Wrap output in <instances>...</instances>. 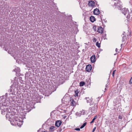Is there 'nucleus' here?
<instances>
[{
	"mask_svg": "<svg viewBox=\"0 0 132 132\" xmlns=\"http://www.w3.org/2000/svg\"><path fill=\"white\" fill-rule=\"evenodd\" d=\"M5 96H3L0 97V109L2 110V114H5L4 113L6 112V118H9V121L11 122L13 121L12 120V117L15 116L16 114V112L14 111L15 109H13L12 110L11 107H8L6 108V106L7 107L8 101L6 100L5 98H4Z\"/></svg>",
	"mask_w": 132,
	"mask_h": 132,
	"instance_id": "1",
	"label": "nucleus"
},
{
	"mask_svg": "<svg viewBox=\"0 0 132 132\" xmlns=\"http://www.w3.org/2000/svg\"><path fill=\"white\" fill-rule=\"evenodd\" d=\"M26 113H25L24 114L22 113V112L20 113L18 115L16 116H15L14 117H12V118H13L12 119V120L13 119V121H12L11 122V123L13 125H14V123H12V122H15V123H16L18 126L19 127H21L23 124V120L24 118H25V115Z\"/></svg>",
	"mask_w": 132,
	"mask_h": 132,
	"instance_id": "2",
	"label": "nucleus"
},
{
	"mask_svg": "<svg viewBox=\"0 0 132 132\" xmlns=\"http://www.w3.org/2000/svg\"><path fill=\"white\" fill-rule=\"evenodd\" d=\"M122 13L125 16H127V19H129L130 18V14L131 13V10L130 12H129V11L127 9L124 8L122 9L121 10Z\"/></svg>",
	"mask_w": 132,
	"mask_h": 132,
	"instance_id": "3",
	"label": "nucleus"
},
{
	"mask_svg": "<svg viewBox=\"0 0 132 132\" xmlns=\"http://www.w3.org/2000/svg\"><path fill=\"white\" fill-rule=\"evenodd\" d=\"M92 105H93V106L89 108V111L92 114L95 113L97 111V105L96 104L93 103L92 104Z\"/></svg>",
	"mask_w": 132,
	"mask_h": 132,
	"instance_id": "4",
	"label": "nucleus"
},
{
	"mask_svg": "<svg viewBox=\"0 0 132 132\" xmlns=\"http://www.w3.org/2000/svg\"><path fill=\"white\" fill-rule=\"evenodd\" d=\"M112 1H115L114 2V4L113 5V7L115 8L120 9L121 8L120 1L119 0H112Z\"/></svg>",
	"mask_w": 132,
	"mask_h": 132,
	"instance_id": "5",
	"label": "nucleus"
},
{
	"mask_svg": "<svg viewBox=\"0 0 132 132\" xmlns=\"http://www.w3.org/2000/svg\"><path fill=\"white\" fill-rule=\"evenodd\" d=\"M17 89V88L13 86H11L10 87V88L9 90V91L10 92L9 94L15 95L16 93Z\"/></svg>",
	"mask_w": 132,
	"mask_h": 132,
	"instance_id": "6",
	"label": "nucleus"
},
{
	"mask_svg": "<svg viewBox=\"0 0 132 132\" xmlns=\"http://www.w3.org/2000/svg\"><path fill=\"white\" fill-rule=\"evenodd\" d=\"M70 102L71 106H75L76 105V102L74 100L71 98H70Z\"/></svg>",
	"mask_w": 132,
	"mask_h": 132,
	"instance_id": "7",
	"label": "nucleus"
},
{
	"mask_svg": "<svg viewBox=\"0 0 132 132\" xmlns=\"http://www.w3.org/2000/svg\"><path fill=\"white\" fill-rule=\"evenodd\" d=\"M92 69V67L91 65L89 64L87 65L86 69V70L88 72H90Z\"/></svg>",
	"mask_w": 132,
	"mask_h": 132,
	"instance_id": "8",
	"label": "nucleus"
},
{
	"mask_svg": "<svg viewBox=\"0 0 132 132\" xmlns=\"http://www.w3.org/2000/svg\"><path fill=\"white\" fill-rule=\"evenodd\" d=\"M15 79H14V82L13 84V85L11 86H13L17 88L18 87V82L17 81V80L15 79L16 77L15 78Z\"/></svg>",
	"mask_w": 132,
	"mask_h": 132,
	"instance_id": "9",
	"label": "nucleus"
},
{
	"mask_svg": "<svg viewBox=\"0 0 132 132\" xmlns=\"http://www.w3.org/2000/svg\"><path fill=\"white\" fill-rule=\"evenodd\" d=\"M86 99L87 101V103H90V105H92V98H90L89 97L86 98Z\"/></svg>",
	"mask_w": 132,
	"mask_h": 132,
	"instance_id": "10",
	"label": "nucleus"
},
{
	"mask_svg": "<svg viewBox=\"0 0 132 132\" xmlns=\"http://www.w3.org/2000/svg\"><path fill=\"white\" fill-rule=\"evenodd\" d=\"M62 123V122L60 120H57L56 121L55 123V125L57 127H59Z\"/></svg>",
	"mask_w": 132,
	"mask_h": 132,
	"instance_id": "11",
	"label": "nucleus"
},
{
	"mask_svg": "<svg viewBox=\"0 0 132 132\" xmlns=\"http://www.w3.org/2000/svg\"><path fill=\"white\" fill-rule=\"evenodd\" d=\"M93 13L94 14L98 15L100 14V11L98 9H96L94 10Z\"/></svg>",
	"mask_w": 132,
	"mask_h": 132,
	"instance_id": "12",
	"label": "nucleus"
},
{
	"mask_svg": "<svg viewBox=\"0 0 132 132\" xmlns=\"http://www.w3.org/2000/svg\"><path fill=\"white\" fill-rule=\"evenodd\" d=\"M91 61L92 63H94L95 61V56L93 55L90 58Z\"/></svg>",
	"mask_w": 132,
	"mask_h": 132,
	"instance_id": "13",
	"label": "nucleus"
},
{
	"mask_svg": "<svg viewBox=\"0 0 132 132\" xmlns=\"http://www.w3.org/2000/svg\"><path fill=\"white\" fill-rule=\"evenodd\" d=\"M95 4V2L93 1H91L90 2H89L88 4L89 6L91 7H93L94 6Z\"/></svg>",
	"mask_w": 132,
	"mask_h": 132,
	"instance_id": "14",
	"label": "nucleus"
},
{
	"mask_svg": "<svg viewBox=\"0 0 132 132\" xmlns=\"http://www.w3.org/2000/svg\"><path fill=\"white\" fill-rule=\"evenodd\" d=\"M97 32L100 33H102L103 32V28L101 27H99L98 28Z\"/></svg>",
	"mask_w": 132,
	"mask_h": 132,
	"instance_id": "15",
	"label": "nucleus"
},
{
	"mask_svg": "<svg viewBox=\"0 0 132 132\" xmlns=\"http://www.w3.org/2000/svg\"><path fill=\"white\" fill-rule=\"evenodd\" d=\"M15 106L16 107H22V104H21V103H19L18 102H17V103L15 102V103L14 104Z\"/></svg>",
	"mask_w": 132,
	"mask_h": 132,
	"instance_id": "16",
	"label": "nucleus"
},
{
	"mask_svg": "<svg viewBox=\"0 0 132 132\" xmlns=\"http://www.w3.org/2000/svg\"><path fill=\"white\" fill-rule=\"evenodd\" d=\"M56 129V128L54 126H51L50 128V131L51 132H53Z\"/></svg>",
	"mask_w": 132,
	"mask_h": 132,
	"instance_id": "17",
	"label": "nucleus"
},
{
	"mask_svg": "<svg viewBox=\"0 0 132 132\" xmlns=\"http://www.w3.org/2000/svg\"><path fill=\"white\" fill-rule=\"evenodd\" d=\"M26 107L27 110H28V111H27V112H29L32 109V107H29V105H27Z\"/></svg>",
	"mask_w": 132,
	"mask_h": 132,
	"instance_id": "18",
	"label": "nucleus"
},
{
	"mask_svg": "<svg viewBox=\"0 0 132 132\" xmlns=\"http://www.w3.org/2000/svg\"><path fill=\"white\" fill-rule=\"evenodd\" d=\"M90 21L92 22H93L95 20V18L93 16H91L90 17Z\"/></svg>",
	"mask_w": 132,
	"mask_h": 132,
	"instance_id": "19",
	"label": "nucleus"
},
{
	"mask_svg": "<svg viewBox=\"0 0 132 132\" xmlns=\"http://www.w3.org/2000/svg\"><path fill=\"white\" fill-rule=\"evenodd\" d=\"M14 71L16 73H19L20 71V69L19 67H17L14 70Z\"/></svg>",
	"mask_w": 132,
	"mask_h": 132,
	"instance_id": "20",
	"label": "nucleus"
},
{
	"mask_svg": "<svg viewBox=\"0 0 132 132\" xmlns=\"http://www.w3.org/2000/svg\"><path fill=\"white\" fill-rule=\"evenodd\" d=\"M126 35V33L125 32H124L123 33L122 36V41H124L125 40V39H126V37H125V35Z\"/></svg>",
	"mask_w": 132,
	"mask_h": 132,
	"instance_id": "21",
	"label": "nucleus"
},
{
	"mask_svg": "<svg viewBox=\"0 0 132 132\" xmlns=\"http://www.w3.org/2000/svg\"><path fill=\"white\" fill-rule=\"evenodd\" d=\"M78 90H77L75 91V96H78Z\"/></svg>",
	"mask_w": 132,
	"mask_h": 132,
	"instance_id": "22",
	"label": "nucleus"
},
{
	"mask_svg": "<svg viewBox=\"0 0 132 132\" xmlns=\"http://www.w3.org/2000/svg\"><path fill=\"white\" fill-rule=\"evenodd\" d=\"M85 83L83 81L81 82L80 83V86H82L85 84Z\"/></svg>",
	"mask_w": 132,
	"mask_h": 132,
	"instance_id": "23",
	"label": "nucleus"
},
{
	"mask_svg": "<svg viewBox=\"0 0 132 132\" xmlns=\"http://www.w3.org/2000/svg\"><path fill=\"white\" fill-rule=\"evenodd\" d=\"M80 112V114H81V115L84 114L85 112V110H82Z\"/></svg>",
	"mask_w": 132,
	"mask_h": 132,
	"instance_id": "24",
	"label": "nucleus"
},
{
	"mask_svg": "<svg viewBox=\"0 0 132 132\" xmlns=\"http://www.w3.org/2000/svg\"><path fill=\"white\" fill-rule=\"evenodd\" d=\"M23 87V85H21V86H20V91H22V92H23L24 90L25 89L24 88H21V87Z\"/></svg>",
	"mask_w": 132,
	"mask_h": 132,
	"instance_id": "25",
	"label": "nucleus"
},
{
	"mask_svg": "<svg viewBox=\"0 0 132 132\" xmlns=\"http://www.w3.org/2000/svg\"><path fill=\"white\" fill-rule=\"evenodd\" d=\"M86 122H85L80 127V129H82L86 125Z\"/></svg>",
	"mask_w": 132,
	"mask_h": 132,
	"instance_id": "26",
	"label": "nucleus"
},
{
	"mask_svg": "<svg viewBox=\"0 0 132 132\" xmlns=\"http://www.w3.org/2000/svg\"><path fill=\"white\" fill-rule=\"evenodd\" d=\"M96 116H95L94 118H93V119H92V121L90 122V123L91 124L92 123H93L94 122V121L96 119Z\"/></svg>",
	"mask_w": 132,
	"mask_h": 132,
	"instance_id": "27",
	"label": "nucleus"
},
{
	"mask_svg": "<svg viewBox=\"0 0 132 132\" xmlns=\"http://www.w3.org/2000/svg\"><path fill=\"white\" fill-rule=\"evenodd\" d=\"M96 45L98 48H99L100 47V43H99L98 42H97L96 43Z\"/></svg>",
	"mask_w": 132,
	"mask_h": 132,
	"instance_id": "28",
	"label": "nucleus"
},
{
	"mask_svg": "<svg viewBox=\"0 0 132 132\" xmlns=\"http://www.w3.org/2000/svg\"><path fill=\"white\" fill-rule=\"evenodd\" d=\"M76 115L78 117H80L81 115L80 112H77L76 113Z\"/></svg>",
	"mask_w": 132,
	"mask_h": 132,
	"instance_id": "29",
	"label": "nucleus"
},
{
	"mask_svg": "<svg viewBox=\"0 0 132 132\" xmlns=\"http://www.w3.org/2000/svg\"><path fill=\"white\" fill-rule=\"evenodd\" d=\"M106 34H104V36L102 37V38L104 39H106Z\"/></svg>",
	"mask_w": 132,
	"mask_h": 132,
	"instance_id": "30",
	"label": "nucleus"
},
{
	"mask_svg": "<svg viewBox=\"0 0 132 132\" xmlns=\"http://www.w3.org/2000/svg\"><path fill=\"white\" fill-rule=\"evenodd\" d=\"M93 42H96V39L95 37L93 38Z\"/></svg>",
	"mask_w": 132,
	"mask_h": 132,
	"instance_id": "31",
	"label": "nucleus"
},
{
	"mask_svg": "<svg viewBox=\"0 0 132 132\" xmlns=\"http://www.w3.org/2000/svg\"><path fill=\"white\" fill-rule=\"evenodd\" d=\"M116 72V70H114L113 72V73H112V76L113 77H114V74H115V73Z\"/></svg>",
	"mask_w": 132,
	"mask_h": 132,
	"instance_id": "32",
	"label": "nucleus"
},
{
	"mask_svg": "<svg viewBox=\"0 0 132 132\" xmlns=\"http://www.w3.org/2000/svg\"><path fill=\"white\" fill-rule=\"evenodd\" d=\"M129 82L130 84H132V77H131L130 79V80Z\"/></svg>",
	"mask_w": 132,
	"mask_h": 132,
	"instance_id": "33",
	"label": "nucleus"
},
{
	"mask_svg": "<svg viewBox=\"0 0 132 132\" xmlns=\"http://www.w3.org/2000/svg\"><path fill=\"white\" fill-rule=\"evenodd\" d=\"M75 130L77 131H80V129L79 128H75Z\"/></svg>",
	"mask_w": 132,
	"mask_h": 132,
	"instance_id": "34",
	"label": "nucleus"
},
{
	"mask_svg": "<svg viewBox=\"0 0 132 132\" xmlns=\"http://www.w3.org/2000/svg\"><path fill=\"white\" fill-rule=\"evenodd\" d=\"M119 119H122V117L120 115H119L118 117Z\"/></svg>",
	"mask_w": 132,
	"mask_h": 132,
	"instance_id": "35",
	"label": "nucleus"
},
{
	"mask_svg": "<svg viewBox=\"0 0 132 132\" xmlns=\"http://www.w3.org/2000/svg\"><path fill=\"white\" fill-rule=\"evenodd\" d=\"M96 127H94L93 129V130L92 131V132H94V131H95V129H96Z\"/></svg>",
	"mask_w": 132,
	"mask_h": 132,
	"instance_id": "36",
	"label": "nucleus"
},
{
	"mask_svg": "<svg viewBox=\"0 0 132 132\" xmlns=\"http://www.w3.org/2000/svg\"><path fill=\"white\" fill-rule=\"evenodd\" d=\"M11 99L10 98L9 99V101H11L12 102H14V100L12 99V101L11 100Z\"/></svg>",
	"mask_w": 132,
	"mask_h": 132,
	"instance_id": "37",
	"label": "nucleus"
},
{
	"mask_svg": "<svg viewBox=\"0 0 132 132\" xmlns=\"http://www.w3.org/2000/svg\"><path fill=\"white\" fill-rule=\"evenodd\" d=\"M99 16L100 17H99V18H100L101 20L102 21V18L103 16L102 15V16Z\"/></svg>",
	"mask_w": 132,
	"mask_h": 132,
	"instance_id": "38",
	"label": "nucleus"
},
{
	"mask_svg": "<svg viewBox=\"0 0 132 132\" xmlns=\"http://www.w3.org/2000/svg\"><path fill=\"white\" fill-rule=\"evenodd\" d=\"M109 84L108 85V83H107V84L105 85L106 87H108V85H109Z\"/></svg>",
	"mask_w": 132,
	"mask_h": 132,
	"instance_id": "39",
	"label": "nucleus"
},
{
	"mask_svg": "<svg viewBox=\"0 0 132 132\" xmlns=\"http://www.w3.org/2000/svg\"><path fill=\"white\" fill-rule=\"evenodd\" d=\"M118 49L117 48H116V52H118Z\"/></svg>",
	"mask_w": 132,
	"mask_h": 132,
	"instance_id": "40",
	"label": "nucleus"
},
{
	"mask_svg": "<svg viewBox=\"0 0 132 132\" xmlns=\"http://www.w3.org/2000/svg\"><path fill=\"white\" fill-rule=\"evenodd\" d=\"M23 81H22V80H21V81H20V82L21 83H22H22H23Z\"/></svg>",
	"mask_w": 132,
	"mask_h": 132,
	"instance_id": "41",
	"label": "nucleus"
},
{
	"mask_svg": "<svg viewBox=\"0 0 132 132\" xmlns=\"http://www.w3.org/2000/svg\"><path fill=\"white\" fill-rule=\"evenodd\" d=\"M103 20L104 21V22H106V20H105V19H104V20Z\"/></svg>",
	"mask_w": 132,
	"mask_h": 132,
	"instance_id": "42",
	"label": "nucleus"
},
{
	"mask_svg": "<svg viewBox=\"0 0 132 132\" xmlns=\"http://www.w3.org/2000/svg\"><path fill=\"white\" fill-rule=\"evenodd\" d=\"M107 90V89H106V88H105V90Z\"/></svg>",
	"mask_w": 132,
	"mask_h": 132,
	"instance_id": "43",
	"label": "nucleus"
},
{
	"mask_svg": "<svg viewBox=\"0 0 132 132\" xmlns=\"http://www.w3.org/2000/svg\"><path fill=\"white\" fill-rule=\"evenodd\" d=\"M42 132H46V131H43Z\"/></svg>",
	"mask_w": 132,
	"mask_h": 132,
	"instance_id": "44",
	"label": "nucleus"
},
{
	"mask_svg": "<svg viewBox=\"0 0 132 132\" xmlns=\"http://www.w3.org/2000/svg\"><path fill=\"white\" fill-rule=\"evenodd\" d=\"M100 98H101L100 97H98V98L100 99Z\"/></svg>",
	"mask_w": 132,
	"mask_h": 132,
	"instance_id": "45",
	"label": "nucleus"
},
{
	"mask_svg": "<svg viewBox=\"0 0 132 132\" xmlns=\"http://www.w3.org/2000/svg\"><path fill=\"white\" fill-rule=\"evenodd\" d=\"M114 55H116V54H114Z\"/></svg>",
	"mask_w": 132,
	"mask_h": 132,
	"instance_id": "46",
	"label": "nucleus"
},
{
	"mask_svg": "<svg viewBox=\"0 0 132 132\" xmlns=\"http://www.w3.org/2000/svg\"><path fill=\"white\" fill-rule=\"evenodd\" d=\"M122 44H121V46H122Z\"/></svg>",
	"mask_w": 132,
	"mask_h": 132,
	"instance_id": "47",
	"label": "nucleus"
},
{
	"mask_svg": "<svg viewBox=\"0 0 132 132\" xmlns=\"http://www.w3.org/2000/svg\"><path fill=\"white\" fill-rule=\"evenodd\" d=\"M20 78H21V77H20Z\"/></svg>",
	"mask_w": 132,
	"mask_h": 132,
	"instance_id": "48",
	"label": "nucleus"
}]
</instances>
